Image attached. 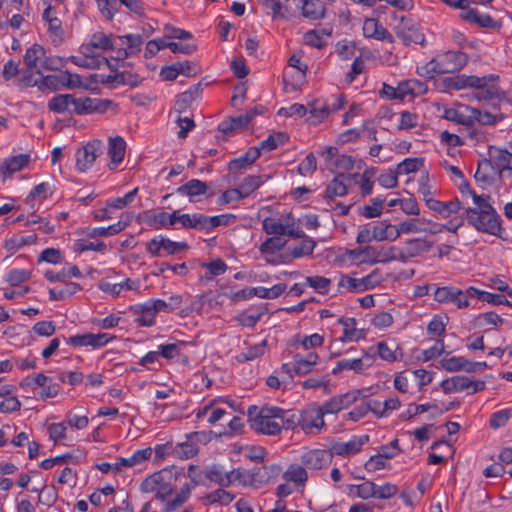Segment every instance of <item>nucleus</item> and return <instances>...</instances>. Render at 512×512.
<instances>
[{
	"label": "nucleus",
	"mask_w": 512,
	"mask_h": 512,
	"mask_svg": "<svg viewBox=\"0 0 512 512\" xmlns=\"http://www.w3.org/2000/svg\"><path fill=\"white\" fill-rule=\"evenodd\" d=\"M426 205L429 209L437 212L444 218H449L453 214H458L461 210H464L461 201H459L457 198L447 202L428 198L426 199Z\"/></svg>",
	"instance_id": "412c9836"
},
{
	"label": "nucleus",
	"mask_w": 512,
	"mask_h": 512,
	"mask_svg": "<svg viewBox=\"0 0 512 512\" xmlns=\"http://www.w3.org/2000/svg\"><path fill=\"white\" fill-rule=\"evenodd\" d=\"M103 152L101 140H92L76 151V168L80 172H85L92 167L97 157Z\"/></svg>",
	"instance_id": "9b49d317"
},
{
	"label": "nucleus",
	"mask_w": 512,
	"mask_h": 512,
	"mask_svg": "<svg viewBox=\"0 0 512 512\" xmlns=\"http://www.w3.org/2000/svg\"><path fill=\"white\" fill-rule=\"evenodd\" d=\"M496 168L491 159L479 161L475 172V181L482 187L491 186L495 181Z\"/></svg>",
	"instance_id": "5701e85b"
},
{
	"label": "nucleus",
	"mask_w": 512,
	"mask_h": 512,
	"mask_svg": "<svg viewBox=\"0 0 512 512\" xmlns=\"http://www.w3.org/2000/svg\"><path fill=\"white\" fill-rule=\"evenodd\" d=\"M305 283L319 294H328L331 280L329 278L316 275L306 277Z\"/></svg>",
	"instance_id": "bf43d9fd"
},
{
	"label": "nucleus",
	"mask_w": 512,
	"mask_h": 512,
	"mask_svg": "<svg viewBox=\"0 0 512 512\" xmlns=\"http://www.w3.org/2000/svg\"><path fill=\"white\" fill-rule=\"evenodd\" d=\"M293 360L295 361L296 374L306 375L317 365L319 356L316 352H309L307 355L296 353Z\"/></svg>",
	"instance_id": "2f4dec72"
},
{
	"label": "nucleus",
	"mask_w": 512,
	"mask_h": 512,
	"mask_svg": "<svg viewBox=\"0 0 512 512\" xmlns=\"http://www.w3.org/2000/svg\"><path fill=\"white\" fill-rule=\"evenodd\" d=\"M114 336L108 333H85V334H77L74 336H70L66 339L67 344L73 347H87L90 346L94 349L101 348L105 346L109 341H111Z\"/></svg>",
	"instance_id": "a211bd4d"
},
{
	"label": "nucleus",
	"mask_w": 512,
	"mask_h": 512,
	"mask_svg": "<svg viewBox=\"0 0 512 512\" xmlns=\"http://www.w3.org/2000/svg\"><path fill=\"white\" fill-rule=\"evenodd\" d=\"M338 322L343 326V334L339 338L341 342H357L365 338V331L356 328L357 321L355 318L341 317Z\"/></svg>",
	"instance_id": "bb28decb"
},
{
	"label": "nucleus",
	"mask_w": 512,
	"mask_h": 512,
	"mask_svg": "<svg viewBox=\"0 0 512 512\" xmlns=\"http://www.w3.org/2000/svg\"><path fill=\"white\" fill-rule=\"evenodd\" d=\"M490 159L501 178L512 175V153L504 149H495L490 151Z\"/></svg>",
	"instance_id": "b1692460"
},
{
	"label": "nucleus",
	"mask_w": 512,
	"mask_h": 512,
	"mask_svg": "<svg viewBox=\"0 0 512 512\" xmlns=\"http://www.w3.org/2000/svg\"><path fill=\"white\" fill-rule=\"evenodd\" d=\"M376 484L372 481H364L361 484L357 485H349L348 486V494L352 497L361 498L363 500H368L370 498H375Z\"/></svg>",
	"instance_id": "58836bf2"
},
{
	"label": "nucleus",
	"mask_w": 512,
	"mask_h": 512,
	"mask_svg": "<svg viewBox=\"0 0 512 512\" xmlns=\"http://www.w3.org/2000/svg\"><path fill=\"white\" fill-rule=\"evenodd\" d=\"M29 163V155L19 154L6 159L0 166V174L3 177L10 176L12 173L20 171Z\"/></svg>",
	"instance_id": "473e14b6"
},
{
	"label": "nucleus",
	"mask_w": 512,
	"mask_h": 512,
	"mask_svg": "<svg viewBox=\"0 0 512 512\" xmlns=\"http://www.w3.org/2000/svg\"><path fill=\"white\" fill-rule=\"evenodd\" d=\"M205 498L208 500L209 504L227 506L235 499V495L224 489H216L208 493Z\"/></svg>",
	"instance_id": "6e6d98bb"
},
{
	"label": "nucleus",
	"mask_w": 512,
	"mask_h": 512,
	"mask_svg": "<svg viewBox=\"0 0 512 512\" xmlns=\"http://www.w3.org/2000/svg\"><path fill=\"white\" fill-rule=\"evenodd\" d=\"M289 140V136L284 132H277L269 135L265 140L260 142L259 151L270 152Z\"/></svg>",
	"instance_id": "de8ad7c7"
},
{
	"label": "nucleus",
	"mask_w": 512,
	"mask_h": 512,
	"mask_svg": "<svg viewBox=\"0 0 512 512\" xmlns=\"http://www.w3.org/2000/svg\"><path fill=\"white\" fill-rule=\"evenodd\" d=\"M368 441V435L353 436L347 442L336 441L331 443L330 449L328 451L331 453L332 458L335 455L341 457H350L359 453L362 450V447L368 443Z\"/></svg>",
	"instance_id": "ddd939ff"
},
{
	"label": "nucleus",
	"mask_w": 512,
	"mask_h": 512,
	"mask_svg": "<svg viewBox=\"0 0 512 512\" xmlns=\"http://www.w3.org/2000/svg\"><path fill=\"white\" fill-rule=\"evenodd\" d=\"M365 368L363 358L342 359L336 363L335 368L332 370L333 374H338L343 370H353L354 372H362Z\"/></svg>",
	"instance_id": "864d4df0"
},
{
	"label": "nucleus",
	"mask_w": 512,
	"mask_h": 512,
	"mask_svg": "<svg viewBox=\"0 0 512 512\" xmlns=\"http://www.w3.org/2000/svg\"><path fill=\"white\" fill-rule=\"evenodd\" d=\"M372 236L376 241H395L400 237L399 223L392 225L380 222L372 227Z\"/></svg>",
	"instance_id": "7c9ffc66"
},
{
	"label": "nucleus",
	"mask_w": 512,
	"mask_h": 512,
	"mask_svg": "<svg viewBox=\"0 0 512 512\" xmlns=\"http://www.w3.org/2000/svg\"><path fill=\"white\" fill-rule=\"evenodd\" d=\"M70 61L73 64L83 68L95 69L100 68V66L103 64L110 66V62L107 58H95L92 56H72L70 57Z\"/></svg>",
	"instance_id": "603ef678"
},
{
	"label": "nucleus",
	"mask_w": 512,
	"mask_h": 512,
	"mask_svg": "<svg viewBox=\"0 0 512 512\" xmlns=\"http://www.w3.org/2000/svg\"><path fill=\"white\" fill-rule=\"evenodd\" d=\"M425 218H410L399 223L400 235L410 233H425L427 228Z\"/></svg>",
	"instance_id": "09e8293b"
},
{
	"label": "nucleus",
	"mask_w": 512,
	"mask_h": 512,
	"mask_svg": "<svg viewBox=\"0 0 512 512\" xmlns=\"http://www.w3.org/2000/svg\"><path fill=\"white\" fill-rule=\"evenodd\" d=\"M133 309L135 314L138 315L135 321L139 326L149 327L154 324L156 314L150 306L149 302L136 305Z\"/></svg>",
	"instance_id": "79ce46f5"
},
{
	"label": "nucleus",
	"mask_w": 512,
	"mask_h": 512,
	"mask_svg": "<svg viewBox=\"0 0 512 512\" xmlns=\"http://www.w3.org/2000/svg\"><path fill=\"white\" fill-rule=\"evenodd\" d=\"M112 104L109 100L90 98V97H74V109L77 115H87L92 113H104Z\"/></svg>",
	"instance_id": "dca6fc26"
},
{
	"label": "nucleus",
	"mask_w": 512,
	"mask_h": 512,
	"mask_svg": "<svg viewBox=\"0 0 512 512\" xmlns=\"http://www.w3.org/2000/svg\"><path fill=\"white\" fill-rule=\"evenodd\" d=\"M267 347L266 340H263L262 342L255 344L251 347H249L246 351L241 352L236 356V360L239 363L248 362L255 360L256 358L262 356Z\"/></svg>",
	"instance_id": "3c124183"
},
{
	"label": "nucleus",
	"mask_w": 512,
	"mask_h": 512,
	"mask_svg": "<svg viewBox=\"0 0 512 512\" xmlns=\"http://www.w3.org/2000/svg\"><path fill=\"white\" fill-rule=\"evenodd\" d=\"M206 221V215L201 213L182 214L180 218V225L185 229L206 231Z\"/></svg>",
	"instance_id": "37998d69"
},
{
	"label": "nucleus",
	"mask_w": 512,
	"mask_h": 512,
	"mask_svg": "<svg viewBox=\"0 0 512 512\" xmlns=\"http://www.w3.org/2000/svg\"><path fill=\"white\" fill-rule=\"evenodd\" d=\"M301 420L299 427L306 434H318L324 427L323 412L317 406L309 407L300 412Z\"/></svg>",
	"instance_id": "4468645a"
},
{
	"label": "nucleus",
	"mask_w": 512,
	"mask_h": 512,
	"mask_svg": "<svg viewBox=\"0 0 512 512\" xmlns=\"http://www.w3.org/2000/svg\"><path fill=\"white\" fill-rule=\"evenodd\" d=\"M331 462V453L326 449H309L300 456V463L305 467L307 472L327 468Z\"/></svg>",
	"instance_id": "f8f14e48"
},
{
	"label": "nucleus",
	"mask_w": 512,
	"mask_h": 512,
	"mask_svg": "<svg viewBox=\"0 0 512 512\" xmlns=\"http://www.w3.org/2000/svg\"><path fill=\"white\" fill-rule=\"evenodd\" d=\"M277 417L280 422L282 429H295L300 424L301 416L300 412L295 410H284L278 407Z\"/></svg>",
	"instance_id": "a18cd8bd"
},
{
	"label": "nucleus",
	"mask_w": 512,
	"mask_h": 512,
	"mask_svg": "<svg viewBox=\"0 0 512 512\" xmlns=\"http://www.w3.org/2000/svg\"><path fill=\"white\" fill-rule=\"evenodd\" d=\"M354 166V160L348 155H338L334 162L328 164V170L337 173H344L349 171Z\"/></svg>",
	"instance_id": "4d7b16f0"
},
{
	"label": "nucleus",
	"mask_w": 512,
	"mask_h": 512,
	"mask_svg": "<svg viewBox=\"0 0 512 512\" xmlns=\"http://www.w3.org/2000/svg\"><path fill=\"white\" fill-rule=\"evenodd\" d=\"M202 473L204 478L210 482H213L221 487L230 486L229 472L223 471L219 465L213 464L208 466L202 471Z\"/></svg>",
	"instance_id": "72a5a7b5"
},
{
	"label": "nucleus",
	"mask_w": 512,
	"mask_h": 512,
	"mask_svg": "<svg viewBox=\"0 0 512 512\" xmlns=\"http://www.w3.org/2000/svg\"><path fill=\"white\" fill-rule=\"evenodd\" d=\"M207 191V184L199 179H191L176 189L179 195L189 197L190 202H196L195 197L205 195Z\"/></svg>",
	"instance_id": "c85d7f7f"
},
{
	"label": "nucleus",
	"mask_w": 512,
	"mask_h": 512,
	"mask_svg": "<svg viewBox=\"0 0 512 512\" xmlns=\"http://www.w3.org/2000/svg\"><path fill=\"white\" fill-rule=\"evenodd\" d=\"M187 345L184 341H178L176 343L161 344L158 346L160 356L165 359H173L180 355L182 349Z\"/></svg>",
	"instance_id": "13d9d810"
},
{
	"label": "nucleus",
	"mask_w": 512,
	"mask_h": 512,
	"mask_svg": "<svg viewBox=\"0 0 512 512\" xmlns=\"http://www.w3.org/2000/svg\"><path fill=\"white\" fill-rule=\"evenodd\" d=\"M504 323V319L494 311H489L479 314L475 318V325L478 327H484L487 325L501 326Z\"/></svg>",
	"instance_id": "680f3d73"
},
{
	"label": "nucleus",
	"mask_w": 512,
	"mask_h": 512,
	"mask_svg": "<svg viewBox=\"0 0 512 512\" xmlns=\"http://www.w3.org/2000/svg\"><path fill=\"white\" fill-rule=\"evenodd\" d=\"M201 475H203V473L199 471L196 465H189L188 477L191 479V483L183 484L173 498L169 499L166 504H164L162 512H174L181 508L191 497L192 490L202 483Z\"/></svg>",
	"instance_id": "0eeeda50"
},
{
	"label": "nucleus",
	"mask_w": 512,
	"mask_h": 512,
	"mask_svg": "<svg viewBox=\"0 0 512 512\" xmlns=\"http://www.w3.org/2000/svg\"><path fill=\"white\" fill-rule=\"evenodd\" d=\"M36 68H29L25 66L19 72V77L15 81V85L19 88H27L37 85V81L34 79Z\"/></svg>",
	"instance_id": "338daca9"
},
{
	"label": "nucleus",
	"mask_w": 512,
	"mask_h": 512,
	"mask_svg": "<svg viewBox=\"0 0 512 512\" xmlns=\"http://www.w3.org/2000/svg\"><path fill=\"white\" fill-rule=\"evenodd\" d=\"M337 292L342 294L344 292L358 293L362 292L361 283L359 279L352 278L348 275H341L337 285Z\"/></svg>",
	"instance_id": "5fc2aeb1"
},
{
	"label": "nucleus",
	"mask_w": 512,
	"mask_h": 512,
	"mask_svg": "<svg viewBox=\"0 0 512 512\" xmlns=\"http://www.w3.org/2000/svg\"><path fill=\"white\" fill-rule=\"evenodd\" d=\"M131 218L132 217L130 215H127L125 221L120 220L117 223L112 224L108 227L93 228L88 235L90 237H107L116 235L123 231L130 224Z\"/></svg>",
	"instance_id": "4c0bfd02"
},
{
	"label": "nucleus",
	"mask_w": 512,
	"mask_h": 512,
	"mask_svg": "<svg viewBox=\"0 0 512 512\" xmlns=\"http://www.w3.org/2000/svg\"><path fill=\"white\" fill-rule=\"evenodd\" d=\"M423 165L420 158H406L397 165L396 171L399 175L416 172Z\"/></svg>",
	"instance_id": "774afa93"
},
{
	"label": "nucleus",
	"mask_w": 512,
	"mask_h": 512,
	"mask_svg": "<svg viewBox=\"0 0 512 512\" xmlns=\"http://www.w3.org/2000/svg\"><path fill=\"white\" fill-rule=\"evenodd\" d=\"M498 76L494 74L486 75L483 77H477L474 75L467 76L466 88H476L477 91L473 93V97L477 100H491L499 98V89L492 85L488 86V82H492L497 79Z\"/></svg>",
	"instance_id": "9d476101"
},
{
	"label": "nucleus",
	"mask_w": 512,
	"mask_h": 512,
	"mask_svg": "<svg viewBox=\"0 0 512 512\" xmlns=\"http://www.w3.org/2000/svg\"><path fill=\"white\" fill-rule=\"evenodd\" d=\"M469 385L470 379L464 375L453 376L443 380L440 384L444 393H454L469 390Z\"/></svg>",
	"instance_id": "e433bc0d"
},
{
	"label": "nucleus",
	"mask_w": 512,
	"mask_h": 512,
	"mask_svg": "<svg viewBox=\"0 0 512 512\" xmlns=\"http://www.w3.org/2000/svg\"><path fill=\"white\" fill-rule=\"evenodd\" d=\"M468 62V56L459 51H446L430 60L423 69L424 74L433 78L439 74L454 73L461 70Z\"/></svg>",
	"instance_id": "20e7f679"
},
{
	"label": "nucleus",
	"mask_w": 512,
	"mask_h": 512,
	"mask_svg": "<svg viewBox=\"0 0 512 512\" xmlns=\"http://www.w3.org/2000/svg\"><path fill=\"white\" fill-rule=\"evenodd\" d=\"M286 244V241L281 238V236H273L266 239L260 245V252L262 254H275L276 252L282 250Z\"/></svg>",
	"instance_id": "052dcab7"
},
{
	"label": "nucleus",
	"mask_w": 512,
	"mask_h": 512,
	"mask_svg": "<svg viewBox=\"0 0 512 512\" xmlns=\"http://www.w3.org/2000/svg\"><path fill=\"white\" fill-rule=\"evenodd\" d=\"M471 193L474 206L464 208L467 223L479 232L501 237V218L490 204V197Z\"/></svg>",
	"instance_id": "f03ea898"
},
{
	"label": "nucleus",
	"mask_w": 512,
	"mask_h": 512,
	"mask_svg": "<svg viewBox=\"0 0 512 512\" xmlns=\"http://www.w3.org/2000/svg\"><path fill=\"white\" fill-rule=\"evenodd\" d=\"M434 299L439 303H453L458 309L469 307V299L465 298V293L461 289L453 286L438 287L434 291Z\"/></svg>",
	"instance_id": "2eb2a0df"
},
{
	"label": "nucleus",
	"mask_w": 512,
	"mask_h": 512,
	"mask_svg": "<svg viewBox=\"0 0 512 512\" xmlns=\"http://www.w3.org/2000/svg\"><path fill=\"white\" fill-rule=\"evenodd\" d=\"M359 176L358 174H345L339 173L333 178L326 188V195L329 198L342 197L348 192V185L351 183L353 177Z\"/></svg>",
	"instance_id": "393cba45"
},
{
	"label": "nucleus",
	"mask_w": 512,
	"mask_h": 512,
	"mask_svg": "<svg viewBox=\"0 0 512 512\" xmlns=\"http://www.w3.org/2000/svg\"><path fill=\"white\" fill-rule=\"evenodd\" d=\"M278 407L265 405L258 410L256 406L249 408L250 427L263 435H278L281 433L280 422L277 417Z\"/></svg>",
	"instance_id": "39448f33"
},
{
	"label": "nucleus",
	"mask_w": 512,
	"mask_h": 512,
	"mask_svg": "<svg viewBox=\"0 0 512 512\" xmlns=\"http://www.w3.org/2000/svg\"><path fill=\"white\" fill-rule=\"evenodd\" d=\"M189 248L186 242H175L163 236L151 239L146 244L147 252L153 257L174 255Z\"/></svg>",
	"instance_id": "6e6552de"
},
{
	"label": "nucleus",
	"mask_w": 512,
	"mask_h": 512,
	"mask_svg": "<svg viewBox=\"0 0 512 512\" xmlns=\"http://www.w3.org/2000/svg\"><path fill=\"white\" fill-rule=\"evenodd\" d=\"M206 232H210L216 227L219 226H227L236 220V216L234 214H221L217 216H207L206 215Z\"/></svg>",
	"instance_id": "e2e57ef3"
},
{
	"label": "nucleus",
	"mask_w": 512,
	"mask_h": 512,
	"mask_svg": "<svg viewBox=\"0 0 512 512\" xmlns=\"http://www.w3.org/2000/svg\"><path fill=\"white\" fill-rule=\"evenodd\" d=\"M260 155L261 153L258 147H250L244 155L232 159L228 163V168L230 171L243 169L254 163L260 157Z\"/></svg>",
	"instance_id": "c9c22d12"
},
{
	"label": "nucleus",
	"mask_w": 512,
	"mask_h": 512,
	"mask_svg": "<svg viewBox=\"0 0 512 512\" xmlns=\"http://www.w3.org/2000/svg\"><path fill=\"white\" fill-rule=\"evenodd\" d=\"M292 225V215L282 214L279 216L265 217L262 221L263 230L274 236H286L287 229Z\"/></svg>",
	"instance_id": "aec40b11"
},
{
	"label": "nucleus",
	"mask_w": 512,
	"mask_h": 512,
	"mask_svg": "<svg viewBox=\"0 0 512 512\" xmlns=\"http://www.w3.org/2000/svg\"><path fill=\"white\" fill-rule=\"evenodd\" d=\"M74 108V96L70 94H61L53 97L48 102V109L55 113H65Z\"/></svg>",
	"instance_id": "c03bdc74"
},
{
	"label": "nucleus",
	"mask_w": 512,
	"mask_h": 512,
	"mask_svg": "<svg viewBox=\"0 0 512 512\" xmlns=\"http://www.w3.org/2000/svg\"><path fill=\"white\" fill-rule=\"evenodd\" d=\"M441 367L448 372L461 371L466 368L467 359L461 356H452L449 358H443L440 361Z\"/></svg>",
	"instance_id": "0e129e2a"
},
{
	"label": "nucleus",
	"mask_w": 512,
	"mask_h": 512,
	"mask_svg": "<svg viewBox=\"0 0 512 512\" xmlns=\"http://www.w3.org/2000/svg\"><path fill=\"white\" fill-rule=\"evenodd\" d=\"M126 142L120 136L109 138L108 155L111 159L110 169H115L124 159Z\"/></svg>",
	"instance_id": "c756f323"
},
{
	"label": "nucleus",
	"mask_w": 512,
	"mask_h": 512,
	"mask_svg": "<svg viewBox=\"0 0 512 512\" xmlns=\"http://www.w3.org/2000/svg\"><path fill=\"white\" fill-rule=\"evenodd\" d=\"M183 475V468L170 466L156 471L146 477L140 484L142 493H154L156 500L167 502L173 493L175 483Z\"/></svg>",
	"instance_id": "7ed1b4c3"
},
{
	"label": "nucleus",
	"mask_w": 512,
	"mask_h": 512,
	"mask_svg": "<svg viewBox=\"0 0 512 512\" xmlns=\"http://www.w3.org/2000/svg\"><path fill=\"white\" fill-rule=\"evenodd\" d=\"M434 242L426 238H412L405 242L404 248L395 246V261L406 263L409 259L420 256L428 252L433 247Z\"/></svg>",
	"instance_id": "1a4fd4ad"
},
{
	"label": "nucleus",
	"mask_w": 512,
	"mask_h": 512,
	"mask_svg": "<svg viewBox=\"0 0 512 512\" xmlns=\"http://www.w3.org/2000/svg\"><path fill=\"white\" fill-rule=\"evenodd\" d=\"M316 246V242L309 238H304L302 242L290 250V255L292 258H300L303 256H308L312 254L314 248Z\"/></svg>",
	"instance_id": "69168bd1"
},
{
	"label": "nucleus",
	"mask_w": 512,
	"mask_h": 512,
	"mask_svg": "<svg viewBox=\"0 0 512 512\" xmlns=\"http://www.w3.org/2000/svg\"><path fill=\"white\" fill-rule=\"evenodd\" d=\"M302 14L309 19H322L325 15V7L319 0H304Z\"/></svg>",
	"instance_id": "49530a36"
},
{
	"label": "nucleus",
	"mask_w": 512,
	"mask_h": 512,
	"mask_svg": "<svg viewBox=\"0 0 512 512\" xmlns=\"http://www.w3.org/2000/svg\"><path fill=\"white\" fill-rule=\"evenodd\" d=\"M377 353L382 360L395 362L403 356L402 349L397 344L389 345L385 341L377 344Z\"/></svg>",
	"instance_id": "a19ab883"
},
{
	"label": "nucleus",
	"mask_w": 512,
	"mask_h": 512,
	"mask_svg": "<svg viewBox=\"0 0 512 512\" xmlns=\"http://www.w3.org/2000/svg\"><path fill=\"white\" fill-rule=\"evenodd\" d=\"M280 468L278 465L256 467L250 470L252 478V487H260L267 483L270 479L271 473L279 472Z\"/></svg>",
	"instance_id": "ea45409f"
},
{
	"label": "nucleus",
	"mask_w": 512,
	"mask_h": 512,
	"mask_svg": "<svg viewBox=\"0 0 512 512\" xmlns=\"http://www.w3.org/2000/svg\"><path fill=\"white\" fill-rule=\"evenodd\" d=\"M362 29L364 36L367 38L388 42L393 41V36L391 33L386 28H384L383 25L378 22V20L374 18L366 19Z\"/></svg>",
	"instance_id": "a878e982"
},
{
	"label": "nucleus",
	"mask_w": 512,
	"mask_h": 512,
	"mask_svg": "<svg viewBox=\"0 0 512 512\" xmlns=\"http://www.w3.org/2000/svg\"><path fill=\"white\" fill-rule=\"evenodd\" d=\"M24 65L29 68H36V72L40 73L38 68L52 70L53 66L50 58L46 56V51L43 46L34 44L29 47L23 56Z\"/></svg>",
	"instance_id": "f3484780"
},
{
	"label": "nucleus",
	"mask_w": 512,
	"mask_h": 512,
	"mask_svg": "<svg viewBox=\"0 0 512 512\" xmlns=\"http://www.w3.org/2000/svg\"><path fill=\"white\" fill-rule=\"evenodd\" d=\"M395 246H364L355 249H347L345 255L349 260L360 264H386L395 261Z\"/></svg>",
	"instance_id": "423d86ee"
},
{
	"label": "nucleus",
	"mask_w": 512,
	"mask_h": 512,
	"mask_svg": "<svg viewBox=\"0 0 512 512\" xmlns=\"http://www.w3.org/2000/svg\"><path fill=\"white\" fill-rule=\"evenodd\" d=\"M152 449L150 447L137 450L128 458H120L115 464V470L119 471L122 467H132L140 464L151 457Z\"/></svg>",
	"instance_id": "f704fd0d"
},
{
	"label": "nucleus",
	"mask_w": 512,
	"mask_h": 512,
	"mask_svg": "<svg viewBox=\"0 0 512 512\" xmlns=\"http://www.w3.org/2000/svg\"><path fill=\"white\" fill-rule=\"evenodd\" d=\"M359 393L360 392L356 390L335 396L326 401L323 405L317 407L321 412H323V416L325 414H336L353 404L357 400Z\"/></svg>",
	"instance_id": "6ab92c4d"
},
{
	"label": "nucleus",
	"mask_w": 512,
	"mask_h": 512,
	"mask_svg": "<svg viewBox=\"0 0 512 512\" xmlns=\"http://www.w3.org/2000/svg\"><path fill=\"white\" fill-rule=\"evenodd\" d=\"M143 38L139 34H127L117 36L105 34L104 32H95L91 35L88 43L82 44L80 52L84 56L95 58H104L98 52L112 50L115 53V59L124 62L128 57L137 55L141 51Z\"/></svg>",
	"instance_id": "f257e3e1"
},
{
	"label": "nucleus",
	"mask_w": 512,
	"mask_h": 512,
	"mask_svg": "<svg viewBox=\"0 0 512 512\" xmlns=\"http://www.w3.org/2000/svg\"><path fill=\"white\" fill-rule=\"evenodd\" d=\"M201 94V83L192 85L188 90L184 91L183 93L177 96V99L174 104V111L177 114H182L186 112L191 107L193 102L196 99L200 98Z\"/></svg>",
	"instance_id": "4be33fe9"
},
{
	"label": "nucleus",
	"mask_w": 512,
	"mask_h": 512,
	"mask_svg": "<svg viewBox=\"0 0 512 512\" xmlns=\"http://www.w3.org/2000/svg\"><path fill=\"white\" fill-rule=\"evenodd\" d=\"M263 184V177L258 175H249L237 187L242 198L248 197Z\"/></svg>",
	"instance_id": "8fccbe9b"
},
{
	"label": "nucleus",
	"mask_w": 512,
	"mask_h": 512,
	"mask_svg": "<svg viewBox=\"0 0 512 512\" xmlns=\"http://www.w3.org/2000/svg\"><path fill=\"white\" fill-rule=\"evenodd\" d=\"M282 477L286 482L293 483L295 487L304 488L308 481L309 475L301 463H292L287 467Z\"/></svg>",
	"instance_id": "cd10ccee"
}]
</instances>
